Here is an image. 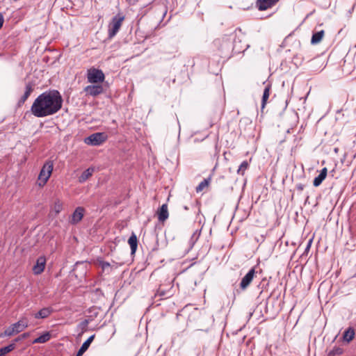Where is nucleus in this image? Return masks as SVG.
I'll return each mask as SVG.
<instances>
[{"mask_svg":"<svg viewBox=\"0 0 356 356\" xmlns=\"http://www.w3.org/2000/svg\"><path fill=\"white\" fill-rule=\"evenodd\" d=\"M63 102V97L57 90L45 91L34 100L31 112L37 118L52 115L61 109Z\"/></svg>","mask_w":356,"mask_h":356,"instance_id":"1","label":"nucleus"},{"mask_svg":"<svg viewBox=\"0 0 356 356\" xmlns=\"http://www.w3.org/2000/svg\"><path fill=\"white\" fill-rule=\"evenodd\" d=\"M28 327V320L26 318H22L15 323L12 324L8 328H6L3 332L0 334L1 337H12L15 335Z\"/></svg>","mask_w":356,"mask_h":356,"instance_id":"2","label":"nucleus"},{"mask_svg":"<svg viewBox=\"0 0 356 356\" xmlns=\"http://www.w3.org/2000/svg\"><path fill=\"white\" fill-rule=\"evenodd\" d=\"M124 19V16L119 13L112 18L111 22L108 25V37L112 38L119 31L122 22Z\"/></svg>","mask_w":356,"mask_h":356,"instance_id":"3","label":"nucleus"},{"mask_svg":"<svg viewBox=\"0 0 356 356\" xmlns=\"http://www.w3.org/2000/svg\"><path fill=\"white\" fill-rule=\"evenodd\" d=\"M105 79L102 70L92 67L87 71V80L90 83H102Z\"/></svg>","mask_w":356,"mask_h":356,"instance_id":"4","label":"nucleus"},{"mask_svg":"<svg viewBox=\"0 0 356 356\" xmlns=\"http://www.w3.org/2000/svg\"><path fill=\"white\" fill-rule=\"evenodd\" d=\"M54 168V163L51 161H47L42 168L39 174L38 179L40 180L42 183H40V186H44L49 178L51 176Z\"/></svg>","mask_w":356,"mask_h":356,"instance_id":"5","label":"nucleus"},{"mask_svg":"<svg viewBox=\"0 0 356 356\" xmlns=\"http://www.w3.org/2000/svg\"><path fill=\"white\" fill-rule=\"evenodd\" d=\"M107 139V136L105 133L103 132H97L91 134L88 137L85 138V143L88 145H99L106 141Z\"/></svg>","mask_w":356,"mask_h":356,"instance_id":"6","label":"nucleus"},{"mask_svg":"<svg viewBox=\"0 0 356 356\" xmlns=\"http://www.w3.org/2000/svg\"><path fill=\"white\" fill-rule=\"evenodd\" d=\"M256 274L255 268H252L248 273L242 278L240 283V289L243 291L245 290L252 282Z\"/></svg>","mask_w":356,"mask_h":356,"instance_id":"7","label":"nucleus"},{"mask_svg":"<svg viewBox=\"0 0 356 356\" xmlns=\"http://www.w3.org/2000/svg\"><path fill=\"white\" fill-rule=\"evenodd\" d=\"M84 91L92 97H96L104 92V88L102 85H89L84 88Z\"/></svg>","mask_w":356,"mask_h":356,"instance_id":"8","label":"nucleus"},{"mask_svg":"<svg viewBox=\"0 0 356 356\" xmlns=\"http://www.w3.org/2000/svg\"><path fill=\"white\" fill-rule=\"evenodd\" d=\"M279 0H257L256 6L259 10H266L275 6Z\"/></svg>","mask_w":356,"mask_h":356,"instance_id":"9","label":"nucleus"},{"mask_svg":"<svg viewBox=\"0 0 356 356\" xmlns=\"http://www.w3.org/2000/svg\"><path fill=\"white\" fill-rule=\"evenodd\" d=\"M46 258L44 257H40L38 258L35 264L33 267V271L35 275L41 274L45 268Z\"/></svg>","mask_w":356,"mask_h":356,"instance_id":"10","label":"nucleus"},{"mask_svg":"<svg viewBox=\"0 0 356 356\" xmlns=\"http://www.w3.org/2000/svg\"><path fill=\"white\" fill-rule=\"evenodd\" d=\"M84 212L85 209L83 207H77L72 215L70 222L73 225L77 224L83 218Z\"/></svg>","mask_w":356,"mask_h":356,"instance_id":"11","label":"nucleus"},{"mask_svg":"<svg viewBox=\"0 0 356 356\" xmlns=\"http://www.w3.org/2000/svg\"><path fill=\"white\" fill-rule=\"evenodd\" d=\"M158 219L160 222H165L169 216L168 204H163L157 211Z\"/></svg>","mask_w":356,"mask_h":356,"instance_id":"12","label":"nucleus"},{"mask_svg":"<svg viewBox=\"0 0 356 356\" xmlns=\"http://www.w3.org/2000/svg\"><path fill=\"white\" fill-rule=\"evenodd\" d=\"M327 175V168H323L320 174L314 178L313 181V185L315 187L319 186L322 182L325 180Z\"/></svg>","mask_w":356,"mask_h":356,"instance_id":"13","label":"nucleus"},{"mask_svg":"<svg viewBox=\"0 0 356 356\" xmlns=\"http://www.w3.org/2000/svg\"><path fill=\"white\" fill-rule=\"evenodd\" d=\"M33 91V85L31 83H28L26 85L25 92H24V95L19 99L18 104L22 105V104H24V102L26 101V99L29 98V97L31 95V94Z\"/></svg>","mask_w":356,"mask_h":356,"instance_id":"14","label":"nucleus"},{"mask_svg":"<svg viewBox=\"0 0 356 356\" xmlns=\"http://www.w3.org/2000/svg\"><path fill=\"white\" fill-rule=\"evenodd\" d=\"M53 312V309L50 307H44L41 309L38 312L34 314L35 318H47Z\"/></svg>","mask_w":356,"mask_h":356,"instance_id":"15","label":"nucleus"},{"mask_svg":"<svg viewBox=\"0 0 356 356\" xmlns=\"http://www.w3.org/2000/svg\"><path fill=\"white\" fill-rule=\"evenodd\" d=\"M95 338V334L90 336L81 346L80 349L76 353V356H82V355L88 350L90 343L92 342Z\"/></svg>","mask_w":356,"mask_h":356,"instance_id":"16","label":"nucleus"},{"mask_svg":"<svg viewBox=\"0 0 356 356\" xmlns=\"http://www.w3.org/2000/svg\"><path fill=\"white\" fill-rule=\"evenodd\" d=\"M128 243L131 248V254H134L138 247V239L136 235L134 233H132V234L129 237L128 240Z\"/></svg>","mask_w":356,"mask_h":356,"instance_id":"17","label":"nucleus"},{"mask_svg":"<svg viewBox=\"0 0 356 356\" xmlns=\"http://www.w3.org/2000/svg\"><path fill=\"white\" fill-rule=\"evenodd\" d=\"M324 35L325 32L323 30L314 33L312 37L311 43L312 44H318L322 40Z\"/></svg>","mask_w":356,"mask_h":356,"instance_id":"18","label":"nucleus"},{"mask_svg":"<svg viewBox=\"0 0 356 356\" xmlns=\"http://www.w3.org/2000/svg\"><path fill=\"white\" fill-rule=\"evenodd\" d=\"M271 86L270 84H268L264 90L262 99H261V109L264 108L266 106V104L267 103V100L270 95V90Z\"/></svg>","mask_w":356,"mask_h":356,"instance_id":"19","label":"nucleus"},{"mask_svg":"<svg viewBox=\"0 0 356 356\" xmlns=\"http://www.w3.org/2000/svg\"><path fill=\"white\" fill-rule=\"evenodd\" d=\"M50 338V333L49 332H46L39 337L35 339L33 341V343H44L47 342Z\"/></svg>","mask_w":356,"mask_h":356,"instance_id":"20","label":"nucleus"},{"mask_svg":"<svg viewBox=\"0 0 356 356\" xmlns=\"http://www.w3.org/2000/svg\"><path fill=\"white\" fill-rule=\"evenodd\" d=\"M355 337V330L353 327H348L343 334V339L347 342H350Z\"/></svg>","mask_w":356,"mask_h":356,"instance_id":"21","label":"nucleus"},{"mask_svg":"<svg viewBox=\"0 0 356 356\" xmlns=\"http://www.w3.org/2000/svg\"><path fill=\"white\" fill-rule=\"evenodd\" d=\"M94 170L92 168H88L84 170L81 176L79 177V181L80 183L85 182L89 177H90L92 175Z\"/></svg>","mask_w":356,"mask_h":356,"instance_id":"22","label":"nucleus"},{"mask_svg":"<svg viewBox=\"0 0 356 356\" xmlns=\"http://www.w3.org/2000/svg\"><path fill=\"white\" fill-rule=\"evenodd\" d=\"M211 182V178L204 179L196 187L195 191L197 193L202 191L205 188H207Z\"/></svg>","mask_w":356,"mask_h":356,"instance_id":"23","label":"nucleus"},{"mask_svg":"<svg viewBox=\"0 0 356 356\" xmlns=\"http://www.w3.org/2000/svg\"><path fill=\"white\" fill-rule=\"evenodd\" d=\"M63 209V203L59 200H57L54 203L51 210L52 211L55 212L56 215L58 214Z\"/></svg>","mask_w":356,"mask_h":356,"instance_id":"24","label":"nucleus"},{"mask_svg":"<svg viewBox=\"0 0 356 356\" xmlns=\"http://www.w3.org/2000/svg\"><path fill=\"white\" fill-rule=\"evenodd\" d=\"M16 346L15 343H11L7 346L0 348V353L3 356L4 355L13 351L15 348Z\"/></svg>","mask_w":356,"mask_h":356,"instance_id":"25","label":"nucleus"},{"mask_svg":"<svg viewBox=\"0 0 356 356\" xmlns=\"http://www.w3.org/2000/svg\"><path fill=\"white\" fill-rule=\"evenodd\" d=\"M248 167H249V163L247 161H243L241 163L238 169L237 170V173L238 175H243L245 173V171L248 168Z\"/></svg>","mask_w":356,"mask_h":356,"instance_id":"26","label":"nucleus"},{"mask_svg":"<svg viewBox=\"0 0 356 356\" xmlns=\"http://www.w3.org/2000/svg\"><path fill=\"white\" fill-rule=\"evenodd\" d=\"M200 234H201V230L197 229L194 232V233L191 236V239L189 241L191 246H193L194 244L197 242V241L198 240V238L200 236Z\"/></svg>","mask_w":356,"mask_h":356,"instance_id":"27","label":"nucleus"},{"mask_svg":"<svg viewBox=\"0 0 356 356\" xmlns=\"http://www.w3.org/2000/svg\"><path fill=\"white\" fill-rule=\"evenodd\" d=\"M343 353V350L341 347L334 346L332 350L328 353V356L340 355Z\"/></svg>","mask_w":356,"mask_h":356,"instance_id":"28","label":"nucleus"},{"mask_svg":"<svg viewBox=\"0 0 356 356\" xmlns=\"http://www.w3.org/2000/svg\"><path fill=\"white\" fill-rule=\"evenodd\" d=\"M29 337V332H24L23 334H22L21 335H19V337H17V338H15L13 341V343H15V344L17 343V342H19L27 337Z\"/></svg>","mask_w":356,"mask_h":356,"instance_id":"29","label":"nucleus"},{"mask_svg":"<svg viewBox=\"0 0 356 356\" xmlns=\"http://www.w3.org/2000/svg\"><path fill=\"white\" fill-rule=\"evenodd\" d=\"M156 296H159L161 297L162 298H166L170 296L168 292L165 291L164 290L161 289V288H159L157 290Z\"/></svg>","mask_w":356,"mask_h":356,"instance_id":"30","label":"nucleus"},{"mask_svg":"<svg viewBox=\"0 0 356 356\" xmlns=\"http://www.w3.org/2000/svg\"><path fill=\"white\" fill-rule=\"evenodd\" d=\"M113 265H111L109 262L104 261H100L99 266L104 270L108 267L115 266V262L113 261Z\"/></svg>","mask_w":356,"mask_h":356,"instance_id":"31","label":"nucleus"},{"mask_svg":"<svg viewBox=\"0 0 356 356\" xmlns=\"http://www.w3.org/2000/svg\"><path fill=\"white\" fill-rule=\"evenodd\" d=\"M88 325V321L84 320L79 325V327L82 330V331H84L86 330Z\"/></svg>","mask_w":356,"mask_h":356,"instance_id":"32","label":"nucleus"},{"mask_svg":"<svg viewBox=\"0 0 356 356\" xmlns=\"http://www.w3.org/2000/svg\"><path fill=\"white\" fill-rule=\"evenodd\" d=\"M296 187V189L299 191H303V189L305 188L304 185L302 184H297Z\"/></svg>","mask_w":356,"mask_h":356,"instance_id":"33","label":"nucleus"},{"mask_svg":"<svg viewBox=\"0 0 356 356\" xmlns=\"http://www.w3.org/2000/svg\"><path fill=\"white\" fill-rule=\"evenodd\" d=\"M4 22L3 15L0 13V29L3 26Z\"/></svg>","mask_w":356,"mask_h":356,"instance_id":"34","label":"nucleus"},{"mask_svg":"<svg viewBox=\"0 0 356 356\" xmlns=\"http://www.w3.org/2000/svg\"><path fill=\"white\" fill-rule=\"evenodd\" d=\"M311 243H312V240H309V242H308V244H307V245L306 247L305 251L308 250L310 248Z\"/></svg>","mask_w":356,"mask_h":356,"instance_id":"35","label":"nucleus"},{"mask_svg":"<svg viewBox=\"0 0 356 356\" xmlns=\"http://www.w3.org/2000/svg\"><path fill=\"white\" fill-rule=\"evenodd\" d=\"M220 42V40L219 39L216 40L214 41V43H215V44H216V45H218Z\"/></svg>","mask_w":356,"mask_h":356,"instance_id":"36","label":"nucleus"},{"mask_svg":"<svg viewBox=\"0 0 356 356\" xmlns=\"http://www.w3.org/2000/svg\"><path fill=\"white\" fill-rule=\"evenodd\" d=\"M184 210H186V211H187V210H188L189 209H188V207L187 206H184Z\"/></svg>","mask_w":356,"mask_h":356,"instance_id":"37","label":"nucleus"},{"mask_svg":"<svg viewBox=\"0 0 356 356\" xmlns=\"http://www.w3.org/2000/svg\"><path fill=\"white\" fill-rule=\"evenodd\" d=\"M0 356H3L1 353H0Z\"/></svg>","mask_w":356,"mask_h":356,"instance_id":"38","label":"nucleus"}]
</instances>
